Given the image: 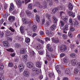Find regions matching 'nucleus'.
<instances>
[{
    "mask_svg": "<svg viewBox=\"0 0 80 80\" xmlns=\"http://www.w3.org/2000/svg\"><path fill=\"white\" fill-rule=\"evenodd\" d=\"M16 3L19 7L22 6V2L20 0H17L16 2Z\"/></svg>",
    "mask_w": 80,
    "mask_h": 80,
    "instance_id": "nucleus-18",
    "label": "nucleus"
},
{
    "mask_svg": "<svg viewBox=\"0 0 80 80\" xmlns=\"http://www.w3.org/2000/svg\"><path fill=\"white\" fill-rule=\"evenodd\" d=\"M30 54L31 55H33V53H34V52L32 51H29Z\"/></svg>",
    "mask_w": 80,
    "mask_h": 80,
    "instance_id": "nucleus-53",
    "label": "nucleus"
},
{
    "mask_svg": "<svg viewBox=\"0 0 80 80\" xmlns=\"http://www.w3.org/2000/svg\"><path fill=\"white\" fill-rule=\"evenodd\" d=\"M37 26H36V25H33L32 27V30H37Z\"/></svg>",
    "mask_w": 80,
    "mask_h": 80,
    "instance_id": "nucleus-43",
    "label": "nucleus"
},
{
    "mask_svg": "<svg viewBox=\"0 0 80 80\" xmlns=\"http://www.w3.org/2000/svg\"><path fill=\"white\" fill-rule=\"evenodd\" d=\"M56 25L55 24H53V25H52L50 27V29L52 31H53L55 30V28H56Z\"/></svg>",
    "mask_w": 80,
    "mask_h": 80,
    "instance_id": "nucleus-22",
    "label": "nucleus"
},
{
    "mask_svg": "<svg viewBox=\"0 0 80 80\" xmlns=\"http://www.w3.org/2000/svg\"><path fill=\"white\" fill-rule=\"evenodd\" d=\"M14 25L16 27H17V26L18 25H19V23H17V22H15L14 23Z\"/></svg>",
    "mask_w": 80,
    "mask_h": 80,
    "instance_id": "nucleus-60",
    "label": "nucleus"
},
{
    "mask_svg": "<svg viewBox=\"0 0 80 80\" xmlns=\"http://www.w3.org/2000/svg\"><path fill=\"white\" fill-rule=\"evenodd\" d=\"M25 42L26 43H29L30 42V39L28 38H27L25 39Z\"/></svg>",
    "mask_w": 80,
    "mask_h": 80,
    "instance_id": "nucleus-32",
    "label": "nucleus"
},
{
    "mask_svg": "<svg viewBox=\"0 0 80 80\" xmlns=\"http://www.w3.org/2000/svg\"><path fill=\"white\" fill-rule=\"evenodd\" d=\"M68 35L69 37H72V33L70 32H68Z\"/></svg>",
    "mask_w": 80,
    "mask_h": 80,
    "instance_id": "nucleus-58",
    "label": "nucleus"
},
{
    "mask_svg": "<svg viewBox=\"0 0 80 80\" xmlns=\"http://www.w3.org/2000/svg\"><path fill=\"white\" fill-rule=\"evenodd\" d=\"M57 34L59 36H62V33H60V32H58Z\"/></svg>",
    "mask_w": 80,
    "mask_h": 80,
    "instance_id": "nucleus-57",
    "label": "nucleus"
},
{
    "mask_svg": "<svg viewBox=\"0 0 80 80\" xmlns=\"http://www.w3.org/2000/svg\"><path fill=\"white\" fill-rule=\"evenodd\" d=\"M27 66L28 67V68H32L33 67V64L31 62H28L27 63Z\"/></svg>",
    "mask_w": 80,
    "mask_h": 80,
    "instance_id": "nucleus-6",
    "label": "nucleus"
},
{
    "mask_svg": "<svg viewBox=\"0 0 80 80\" xmlns=\"http://www.w3.org/2000/svg\"><path fill=\"white\" fill-rule=\"evenodd\" d=\"M46 17L47 20L49 21V22H51V16L48 13H47L46 15Z\"/></svg>",
    "mask_w": 80,
    "mask_h": 80,
    "instance_id": "nucleus-9",
    "label": "nucleus"
},
{
    "mask_svg": "<svg viewBox=\"0 0 80 80\" xmlns=\"http://www.w3.org/2000/svg\"><path fill=\"white\" fill-rule=\"evenodd\" d=\"M52 40L53 42L57 43L59 42V39L58 38H52Z\"/></svg>",
    "mask_w": 80,
    "mask_h": 80,
    "instance_id": "nucleus-8",
    "label": "nucleus"
},
{
    "mask_svg": "<svg viewBox=\"0 0 80 80\" xmlns=\"http://www.w3.org/2000/svg\"><path fill=\"white\" fill-rule=\"evenodd\" d=\"M23 75L25 77H28V76L30 75V73L28 72V71L27 69L25 70L23 72Z\"/></svg>",
    "mask_w": 80,
    "mask_h": 80,
    "instance_id": "nucleus-3",
    "label": "nucleus"
},
{
    "mask_svg": "<svg viewBox=\"0 0 80 80\" xmlns=\"http://www.w3.org/2000/svg\"><path fill=\"white\" fill-rule=\"evenodd\" d=\"M5 71H1L0 72V73L2 75V76H0V80H4V77H2V75L4 73Z\"/></svg>",
    "mask_w": 80,
    "mask_h": 80,
    "instance_id": "nucleus-12",
    "label": "nucleus"
},
{
    "mask_svg": "<svg viewBox=\"0 0 80 80\" xmlns=\"http://www.w3.org/2000/svg\"><path fill=\"white\" fill-rule=\"evenodd\" d=\"M13 9H14V5L13 3H12L10 5L9 10L10 11H12Z\"/></svg>",
    "mask_w": 80,
    "mask_h": 80,
    "instance_id": "nucleus-14",
    "label": "nucleus"
},
{
    "mask_svg": "<svg viewBox=\"0 0 80 80\" xmlns=\"http://www.w3.org/2000/svg\"><path fill=\"white\" fill-rule=\"evenodd\" d=\"M6 50L8 51V52H13V49L12 48H11L10 49H7Z\"/></svg>",
    "mask_w": 80,
    "mask_h": 80,
    "instance_id": "nucleus-47",
    "label": "nucleus"
},
{
    "mask_svg": "<svg viewBox=\"0 0 80 80\" xmlns=\"http://www.w3.org/2000/svg\"><path fill=\"white\" fill-rule=\"evenodd\" d=\"M36 6L40 8H42L43 7V8H47V5H48V3L46 1L43 2V6L42 5H41L40 2H36Z\"/></svg>",
    "mask_w": 80,
    "mask_h": 80,
    "instance_id": "nucleus-1",
    "label": "nucleus"
},
{
    "mask_svg": "<svg viewBox=\"0 0 80 80\" xmlns=\"http://www.w3.org/2000/svg\"><path fill=\"white\" fill-rule=\"evenodd\" d=\"M47 47L48 49V48H51V47L50 44H47Z\"/></svg>",
    "mask_w": 80,
    "mask_h": 80,
    "instance_id": "nucleus-51",
    "label": "nucleus"
},
{
    "mask_svg": "<svg viewBox=\"0 0 80 80\" xmlns=\"http://www.w3.org/2000/svg\"><path fill=\"white\" fill-rule=\"evenodd\" d=\"M70 30V31H71V32H73V31H75V28L71 26V27Z\"/></svg>",
    "mask_w": 80,
    "mask_h": 80,
    "instance_id": "nucleus-46",
    "label": "nucleus"
},
{
    "mask_svg": "<svg viewBox=\"0 0 80 80\" xmlns=\"http://www.w3.org/2000/svg\"><path fill=\"white\" fill-rule=\"evenodd\" d=\"M64 56H65V54L63 53H61L60 55L61 57H63Z\"/></svg>",
    "mask_w": 80,
    "mask_h": 80,
    "instance_id": "nucleus-62",
    "label": "nucleus"
},
{
    "mask_svg": "<svg viewBox=\"0 0 80 80\" xmlns=\"http://www.w3.org/2000/svg\"><path fill=\"white\" fill-rule=\"evenodd\" d=\"M20 30L21 32V33L22 34L24 33V28H23V27L21 26L20 27Z\"/></svg>",
    "mask_w": 80,
    "mask_h": 80,
    "instance_id": "nucleus-19",
    "label": "nucleus"
},
{
    "mask_svg": "<svg viewBox=\"0 0 80 80\" xmlns=\"http://www.w3.org/2000/svg\"><path fill=\"white\" fill-rule=\"evenodd\" d=\"M55 68L58 73H61V71L59 70V66L57 65L56 67H55Z\"/></svg>",
    "mask_w": 80,
    "mask_h": 80,
    "instance_id": "nucleus-21",
    "label": "nucleus"
},
{
    "mask_svg": "<svg viewBox=\"0 0 80 80\" xmlns=\"http://www.w3.org/2000/svg\"><path fill=\"white\" fill-rule=\"evenodd\" d=\"M36 48L38 50H40L42 48V45L40 44H39L38 46L36 47Z\"/></svg>",
    "mask_w": 80,
    "mask_h": 80,
    "instance_id": "nucleus-36",
    "label": "nucleus"
},
{
    "mask_svg": "<svg viewBox=\"0 0 80 80\" xmlns=\"http://www.w3.org/2000/svg\"><path fill=\"white\" fill-rule=\"evenodd\" d=\"M22 20L23 22V23L24 24H28V22L27 21V19H26V18H23Z\"/></svg>",
    "mask_w": 80,
    "mask_h": 80,
    "instance_id": "nucleus-15",
    "label": "nucleus"
},
{
    "mask_svg": "<svg viewBox=\"0 0 80 80\" xmlns=\"http://www.w3.org/2000/svg\"><path fill=\"white\" fill-rule=\"evenodd\" d=\"M28 57V55L27 54H26L25 55H23V60L24 61H25V60H26L27 59V57Z\"/></svg>",
    "mask_w": 80,
    "mask_h": 80,
    "instance_id": "nucleus-25",
    "label": "nucleus"
},
{
    "mask_svg": "<svg viewBox=\"0 0 80 80\" xmlns=\"http://www.w3.org/2000/svg\"><path fill=\"white\" fill-rule=\"evenodd\" d=\"M8 66L9 67H12L13 66V64L12 63H9L8 64Z\"/></svg>",
    "mask_w": 80,
    "mask_h": 80,
    "instance_id": "nucleus-48",
    "label": "nucleus"
},
{
    "mask_svg": "<svg viewBox=\"0 0 80 80\" xmlns=\"http://www.w3.org/2000/svg\"><path fill=\"white\" fill-rule=\"evenodd\" d=\"M42 78H43V75H42L41 74L39 77V79H40V80H42Z\"/></svg>",
    "mask_w": 80,
    "mask_h": 80,
    "instance_id": "nucleus-64",
    "label": "nucleus"
},
{
    "mask_svg": "<svg viewBox=\"0 0 80 80\" xmlns=\"http://www.w3.org/2000/svg\"><path fill=\"white\" fill-rule=\"evenodd\" d=\"M7 32L8 33V34H9V33L10 35H13V33H12V32H10V31H7Z\"/></svg>",
    "mask_w": 80,
    "mask_h": 80,
    "instance_id": "nucleus-49",
    "label": "nucleus"
},
{
    "mask_svg": "<svg viewBox=\"0 0 80 80\" xmlns=\"http://www.w3.org/2000/svg\"><path fill=\"white\" fill-rule=\"evenodd\" d=\"M14 61L15 62H18V61H19V58H15L14 59Z\"/></svg>",
    "mask_w": 80,
    "mask_h": 80,
    "instance_id": "nucleus-52",
    "label": "nucleus"
},
{
    "mask_svg": "<svg viewBox=\"0 0 80 80\" xmlns=\"http://www.w3.org/2000/svg\"><path fill=\"white\" fill-rule=\"evenodd\" d=\"M62 38L64 40H66V39H67V35L64 34L62 35Z\"/></svg>",
    "mask_w": 80,
    "mask_h": 80,
    "instance_id": "nucleus-37",
    "label": "nucleus"
},
{
    "mask_svg": "<svg viewBox=\"0 0 80 80\" xmlns=\"http://www.w3.org/2000/svg\"><path fill=\"white\" fill-rule=\"evenodd\" d=\"M18 68L19 69V71L20 72H23V68H24V67L23 66V64H20L18 66Z\"/></svg>",
    "mask_w": 80,
    "mask_h": 80,
    "instance_id": "nucleus-4",
    "label": "nucleus"
},
{
    "mask_svg": "<svg viewBox=\"0 0 80 80\" xmlns=\"http://www.w3.org/2000/svg\"><path fill=\"white\" fill-rule=\"evenodd\" d=\"M15 53H11V57H15Z\"/></svg>",
    "mask_w": 80,
    "mask_h": 80,
    "instance_id": "nucleus-61",
    "label": "nucleus"
},
{
    "mask_svg": "<svg viewBox=\"0 0 80 80\" xmlns=\"http://www.w3.org/2000/svg\"><path fill=\"white\" fill-rule=\"evenodd\" d=\"M49 76L50 78H52L53 77V75L52 73H50L49 74Z\"/></svg>",
    "mask_w": 80,
    "mask_h": 80,
    "instance_id": "nucleus-56",
    "label": "nucleus"
},
{
    "mask_svg": "<svg viewBox=\"0 0 80 80\" xmlns=\"http://www.w3.org/2000/svg\"><path fill=\"white\" fill-rule=\"evenodd\" d=\"M36 19L37 22H40V17L38 15H37L36 16Z\"/></svg>",
    "mask_w": 80,
    "mask_h": 80,
    "instance_id": "nucleus-28",
    "label": "nucleus"
},
{
    "mask_svg": "<svg viewBox=\"0 0 80 80\" xmlns=\"http://www.w3.org/2000/svg\"><path fill=\"white\" fill-rule=\"evenodd\" d=\"M74 47H75V45L73 44H72L71 46V48L72 49H73V48H74Z\"/></svg>",
    "mask_w": 80,
    "mask_h": 80,
    "instance_id": "nucleus-59",
    "label": "nucleus"
},
{
    "mask_svg": "<svg viewBox=\"0 0 80 80\" xmlns=\"http://www.w3.org/2000/svg\"><path fill=\"white\" fill-rule=\"evenodd\" d=\"M14 47H15V48H20L21 47V45L20 44L18 43H16L15 44Z\"/></svg>",
    "mask_w": 80,
    "mask_h": 80,
    "instance_id": "nucleus-17",
    "label": "nucleus"
},
{
    "mask_svg": "<svg viewBox=\"0 0 80 80\" xmlns=\"http://www.w3.org/2000/svg\"><path fill=\"white\" fill-rule=\"evenodd\" d=\"M15 17L13 16H10L8 18L9 21L10 22H13L14 21H15Z\"/></svg>",
    "mask_w": 80,
    "mask_h": 80,
    "instance_id": "nucleus-2",
    "label": "nucleus"
},
{
    "mask_svg": "<svg viewBox=\"0 0 80 80\" xmlns=\"http://www.w3.org/2000/svg\"><path fill=\"white\" fill-rule=\"evenodd\" d=\"M71 63L72 65H73V66H75V65H76V63H77V62H76L75 60L73 59L71 61Z\"/></svg>",
    "mask_w": 80,
    "mask_h": 80,
    "instance_id": "nucleus-24",
    "label": "nucleus"
},
{
    "mask_svg": "<svg viewBox=\"0 0 80 80\" xmlns=\"http://www.w3.org/2000/svg\"><path fill=\"white\" fill-rule=\"evenodd\" d=\"M9 30H11L12 32H13V33L15 32V29H14L13 28H12L11 27L9 28Z\"/></svg>",
    "mask_w": 80,
    "mask_h": 80,
    "instance_id": "nucleus-40",
    "label": "nucleus"
},
{
    "mask_svg": "<svg viewBox=\"0 0 80 80\" xmlns=\"http://www.w3.org/2000/svg\"><path fill=\"white\" fill-rule=\"evenodd\" d=\"M63 62L65 63H67L68 62V58H64Z\"/></svg>",
    "mask_w": 80,
    "mask_h": 80,
    "instance_id": "nucleus-27",
    "label": "nucleus"
},
{
    "mask_svg": "<svg viewBox=\"0 0 80 80\" xmlns=\"http://www.w3.org/2000/svg\"><path fill=\"white\" fill-rule=\"evenodd\" d=\"M73 25H75V26H77V25H78V22H74Z\"/></svg>",
    "mask_w": 80,
    "mask_h": 80,
    "instance_id": "nucleus-50",
    "label": "nucleus"
},
{
    "mask_svg": "<svg viewBox=\"0 0 80 80\" xmlns=\"http://www.w3.org/2000/svg\"><path fill=\"white\" fill-rule=\"evenodd\" d=\"M67 14L69 16H71V17H75V15L73 14L72 12L70 11L67 12Z\"/></svg>",
    "mask_w": 80,
    "mask_h": 80,
    "instance_id": "nucleus-7",
    "label": "nucleus"
},
{
    "mask_svg": "<svg viewBox=\"0 0 80 80\" xmlns=\"http://www.w3.org/2000/svg\"><path fill=\"white\" fill-rule=\"evenodd\" d=\"M59 24L62 27L65 25V23H64V22L62 21H60Z\"/></svg>",
    "mask_w": 80,
    "mask_h": 80,
    "instance_id": "nucleus-26",
    "label": "nucleus"
},
{
    "mask_svg": "<svg viewBox=\"0 0 80 80\" xmlns=\"http://www.w3.org/2000/svg\"><path fill=\"white\" fill-rule=\"evenodd\" d=\"M48 49L49 51L50 52H52L53 50V48H52L51 47Z\"/></svg>",
    "mask_w": 80,
    "mask_h": 80,
    "instance_id": "nucleus-55",
    "label": "nucleus"
},
{
    "mask_svg": "<svg viewBox=\"0 0 80 80\" xmlns=\"http://www.w3.org/2000/svg\"><path fill=\"white\" fill-rule=\"evenodd\" d=\"M67 46L65 45H63L61 47V52H64L65 50H67Z\"/></svg>",
    "mask_w": 80,
    "mask_h": 80,
    "instance_id": "nucleus-10",
    "label": "nucleus"
},
{
    "mask_svg": "<svg viewBox=\"0 0 80 80\" xmlns=\"http://www.w3.org/2000/svg\"><path fill=\"white\" fill-rule=\"evenodd\" d=\"M36 65L37 67H39L40 68V67H41V63L39 62H37L36 63Z\"/></svg>",
    "mask_w": 80,
    "mask_h": 80,
    "instance_id": "nucleus-30",
    "label": "nucleus"
},
{
    "mask_svg": "<svg viewBox=\"0 0 80 80\" xmlns=\"http://www.w3.org/2000/svg\"><path fill=\"white\" fill-rule=\"evenodd\" d=\"M3 45L6 48L9 47H10V43L8 42L7 41L4 42L3 43Z\"/></svg>",
    "mask_w": 80,
    "mask_h": 80,
    "instance_id": "nucleus-5",
    "label": "nucleus"
},
{
    "mask_svg": "<svg viewBox=\"0 0 80 80\" xmlns=\"http://www.w3.org/2000/svg\"><path fill=\"white\" fill-rule=\"evenodd\" d=\"M20 54H24L25 53V48H21L20 49Z\"/></svg>",
    "mask_w": 80,
    "mask_h": 80,
    "instance_id": "nucleus-11",
    "label": "nucleus"
},
{
    "mask_svg": "<svg viewBox=\"0 0 80 80\" xmlns=\"http://www.w3.org/2000/svg\"><path fill=\"white\" fill-rule=\"evenodd\" d=\"M60 10H63L65 11V10H66V8H65V6H61L60 8Z\"/></svg>",
    "mask_w": 80,
    "mask_h": 80,
    "instance_id": "nucleus-34",
    "label": "nucleus"
},
{
    "mask_svg": "<svg viewBox=\"0 0 80 80\" xmlns=\"http://www.w3.org/2000/svg\"><path fill=\"white\" fill-rule=\"evenodd\" d=\"M35 74L36 75H38L39 74V69H36L35 71Z\"/></svg>",
    "mask_w": 80,
    "mask_h": 80,
    "instance_id": "nucleus-45",
    "label": "nucleus"
},
{
    "mask_svg": "<svg viewBox=\"0 0 80 80\" xmlns=\"http://www.w3.org/2000/svg\"><path fill=\"white\" fill-rule=\"evenodd\" d=\"M65 70V73H66L67 75H69L70 73V72H69V70H68V69H66Z\"/></svg>",
    "mask_w": 80,
    "mask_h": 80,
    "instance_id": "nucleus-35",
    "label": "nucleus"
},
{
    "mask_svg": "<svg viewBox=\"0 0 80 80\" xmlns=\"http://www.w3.org/2000/svg\"><path fill=\"white\" fill-rule=\"evenodd\" d=\"M44 34V32H43V31H41L40 32V35H42Z\"/></svg>",
    "mask_w": 80,
    "mask_h": 80,
    "instance_id": "nucleus-63",
    "label": "nucleus"
},
{
    "mask_svg": "<svg viewBox=\"0 0 80 80\" xmlns=\"http://www.w3.org/2000/svg\"><path fill=\"white\" fill-rule=\"evenodd\" d=\"M78 73V70L77 69H75L74 70V74L76 75Z\"/></svg>",
    "mask_w": 80,
    "mask_h": 80,
    "instance_id": "nucleus-42",
    "label": "nucleus"
},
{
    "mask_svg": "<svg viewBox=\"0 0 80 80\" xmlns=\"http://www.w3.org/2000/svg\"><path fill=\"white\" fill-rule=\"evenodd\" d=\"M46 34L48 37L52 36V32L48 31L46 32Z\"/></svg>",
    "mask_w": 80,
    "mask_h": 80,
    "instance_id": "nucleus-29",
    "label": "nucleus"
},
{
    "mask_svg": "<svg viewBox=\"0 0 80 80\" xmlns=\"http://www.w3.org/2000/svg\"><path fill=\"white\" fill-rule=\"evenodd\" d=\"M25 4H27L28 2H30V0H25Z\"/></svg>",
    "mask_w": 80,
    "mask_h": 80,
    "instance_id": "nucleus-54",
    "label": "nucleus"
},
{
    "mask_svg": "<svg viewBox=\"0 0 80 80\" xmlns=\"http://www.w3.org/2000/svg\"><path fill=\"white\" fill-rule=\"evenodd\" d=\"M3 68H4L3 65H2V64H0V70H3Z\"/></svg>",
    "mask_w": 80,
    "mask_h": 80,
    "instance_id": "nucleus-44",
    "label": "nucleus"
},
{
    "mask_svg": "<svg viewBox=\"0 0 80 80\" xmlns=\"http://www.w3.org/2000/svg\"><path fill=\"white\" fill-rule=\"evenodd\" d=\"M68 7V8L69 10H73V5H72V4L71 3H69Z\"/></svg>",
    "mask_w": 80,
    "mask_h": 80,
    "instance_id": "nucleus-16",
    "label": "nucleus"
},
{
    "mask_svg": "<svg viewBox=\"0 0 80 80\" xmlns=\"http://www.w3.org/2000/svg\"><path fill=\"white\" fill-rule=\"evenodd\" d=\"M58 10V8H55L53 9L52 10V13H55L56 12H57V11Z\"/></svg>",
    "mask_w": 80,
    "mask_h": 80,
    "instance_id": "nucleus-33",
    "label": "nucleus"
},
{
    "mask_svg": "<svg viewBox=\"0 0 80 80\" xmlns=\"http://www.w3.org/2000/svg\"><path fill=\"white\" fill-rule=\"evenodd\" d=\"M68 30V25H65L62 28V30L67 31Z\"/></svg>",
    "mask_w": 80,
    "mask_h": 80,
    "instance_id": "nucleus-23",
    "label": "nucleus"
},
{
    "mask_svg": "<svg viewBox=\"0 0 80 80\" xmlns=\"http://www.w3.org/2000/svg\"><path fill=\"white\" fill-rule=\"evenodd\" d=\"M26 12L29 17L31 16L32 15V12L28 10L26 11Z\"/></svg>",
    "mask_w": 80,
    "mask_h": 80,
    "instance_id": "nucleus-20",
    "label": "nucleus"
},
{
    "mask_svg": "<svg viewBox=\"0 0 80 80\" xmlns=\"http://www.w3.org/2000/svg\"><path fill=\"white\" fill-rule=\"evenodd\" d=\"M70 55L71 58H75L76 56V54L74 53H71Z\"/></svg>",
    "mask_w": 80,
    "mask_h": 80,
    "instance_id": "nucleus-31",
    "label": "nucleus"
},
{
    "mask_svg": "<svg viewBox=\"0 0 80 80\" xmlns=\"http://www.w3.org/2000/svg\"><path fill=\"white\" fill-rule=\"evenodd\" d=\"M69 24L70 25H73L74 23V21H73V20L72 18H70L69 19Z\"/></svg>",
    "mask_w": 80,
    "mask_h": 80,
    "instance_id": "nucleus-13",
    "label": "nucleus"
},
{
    "mask_svg": "<svg viewBox=\"0 0 80 80\" xmlns=\"http://www.w3.org/2000/svg\"><path fill=\"white\" fill-rule=\"evenodd\" d=\"M62 20H64V22H67L68 19H67V18H66V17L62 16Z\"/></svg>",
    "mask_w": 80,
    "mask_h": 80,
    "instance_id": "nucleus-41",
    "label": "nucleus"
},
{
    "mask_svg": "<svg viewBox=\"0 0 80 80\" xmlns=\"http://www.w3.org/2000/svg\"><path fill=\"white\" fill-rule=\"evenodd\" d=\"M52 18L53 19V22L54 23H57V18H56L55 17L53 16L52 17Z\"/></svg>",
    "mask_w": 80,
    "mask_h": 80,
    "instance_id": "nucleus-38",
    "label": "nucleus"
},
{
    "mask_svg": "<svg viewBox=\"0 0 80 80\" xmlns=\"http://www.w3.org/2000/svg\"><path fill=\"white\" fill-rule=\"evenodd\" d=\"M28 8L29 10H32V4L31 3L29 4L28 5Z\"/></svg>",
    "mask_w": 80,
    "mask_h": 80,
    "instance_id": "nucleus-39",
    "label": "nucleus"
}]
</instances>
